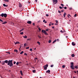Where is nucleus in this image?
Here are the masks:
<instances>
[{"instance_id": "10", "label": "nucleus", "mask_w": 78, "mask_h": 78, "mask_svg": "<svg viewBox=\"0 0 78 78\" xmlns=\"http://www.w3.org/2000/svg\"><path fill=\"white\" fill-rule=\"evenodd\" d=\"M1 64H2V65H5V62L4 61H2L1 62Z\"/></svg>"}, {"instance_id": "17", "label": "nucleus", "mask_w": 78, "mask_h": 78, "mask_svg": "<svg viewBox=\"0 0 78 78\" xmlns=\"http://www.w3.org/2000/svg\"><path fill=\"white\" fill-rule=\"evenodd\" d=\"M2 24H6V23H7V22L6 21L4 22V23H2Z\"/></svg>"}, {"instance_id": "11", "label": "nucleus", "mask_w": 78, "mask_h": 78, "mask_svg": "<svg viewBox=\"0 0 78 78\" xmlns=\"http://www.w3.org/2000/svg\"><path fill=\"white\" fill-rule=\"evenodd\" d=\"M46 31L45 30H41V32H42V33H45Z\"/></svg>"}, {"instance_id": "22", "label": "nucleus", "mask_w": 78, "mask_h": 78, "mask_svg": "<svg viewBox=\"0 0 78 78\" xmlns=\"http://www.w3.org/2000/svg\"><path fill=\"white\" fill-rule=\"evenodd\" d=\"M23 51H22L20 53V55H22V54H23Z\"/></svg>"}, {"instance_id": "2", "label": "nucleus", "mask_w": 78, "mask_h": 78, "mask_svg": "<svg viewBox=\"0 0 78 78\" xmlns=\"http://www.w3.org/2000/svg\"><path fill=\"white\" fill-rule=\"evenodd\" d=\"M0 16H2V17H7V14L6 13H2L0 15Z\"/></svg>"}, {"instance_id": "24", "label": "nucleus", "mask_w": 78, "mask_h": 78, "mask_svg": "<svg viewBox=\"0 0 78 78\" xmlns=\"http://www.w3.org/2000/svg\"><path fill=\"white\" fill-rule=\"evenodd\" d=\"M48 64H46L45 66H44V67H48Z\"/></svg>"}, {"instance_id": "35", "label": "nucleus", "mask_w": 78, "mask_h": 78, "mask_svg": "<svg viewBox=\"0 0 78 78\" xmlns=\"http://www.w3.org/2000/svg\"><path fill=\"white\" fill-rule=\"evenodd\" d=\"M37 44H38L39 45H40V42H39V41H38V42H37Z\"/></svg>"}, {"instance_id": "52", "label": "nucleus", "mask_w": 78, "mask_h": 78, "mask_svg": "<svg viewBox=\"0 0 78 78\" xmlns=\"http://www.w3.org/2000/svg\"><path fill=\"white\" fill-rule=\"evenodd\" d=\"M38 30H39V31H41V29H40L39 27L38 28Z\"/></svg>"}, {"instance_id": "47", "label": "nucleus", "mask_w": 78, "mask_h": 78, "mask_svg": "<svg viewBox=\"0 0 78 78\" xmlns=\"http://www.w3.org/2000/svg\"><path fill=\"white\" fill-rule=\"evenodd\" d=\"M18 63H19V64H22V62H18Z\"/></svg>"}, {"instance_id": "46", "label": "nucleus", "mask_w": 78, "mask_h": 78, "mask_svg": "<svg viewBox=\"0 0 78 78\" xmlns=\"http://www.w3.org/2000/svg\"><path fill=\"white\" fill-rule=\"evenodd\" d=\"M19 62H17L16 63V65H19Z\"/></svg>"}, {"instance_id": "30", "label": "nucleus", "mask_w": 78, "mask_h": 78, "mask_svg": "<svg viewBox=\"0 0 78 78\" xmlns=\"http://www.w3.org/2000/svg\"><path fill=\"white\" fill-rule=\"evenodd\" d=\"M6 53H8L9 55H10V52H6Z\"/></svg>"}, {"instance_id": "54", "label": "nucleus", "mask_w": 78, "mask_h": 78, "mask_svg": "<svg viewBox=\"0 0 78 78\" xmlns=\"http://www.w3.org/2000/svg\"><path fill=\"white\" fill-rule=\"evenodd\" d=\"M24 55H27V54H26V53H24Z\"/></svg>"}, {"instance_id": "57", "label": "nucleus", "mask_w": 78, "mask_h": 78, "mask_svg": "<svg viewBox=\"0 0 78 78\" xmlns=\"http://www.w3.org/2000/svg\"><path fill=\"white\" fill-rule=\"evenodd\" d=\"M46 31H48V29H46Z\"/></svg>"}, {"instance_id": "55", "label": "nucleus", "mask_w": 78, "mask_h": 78, "mask_svg": "<svg viewBox=\"0 0 78 78\" xmlns=\"http://www.w3.org/2000/svg\"><path fill=\"white\" fill-rule=\"evenodd\" d=\"M61 12H64V10H61Z\"/></svg>"}, {"instance_id": "37", "label": "nucleus", "mask_w": 78, "mask_h": 78, "mask_svg": "<svg viewBox=\"0 0 78 78\" xmlns=\"http://www.w3.org/2000/svg\"><path fill=\"white\" fill-rule=\"evenodd\" d=\"M23 34V32H21V33H20V34Z\"/></svg>"}, {"instance_id": "59", "label": "nucleus", "mask_w": 78, "mask_h": 78, "mask_svg": "<svg viewBox=\"0 0 78 78\" xmlns=\"http://www.w3.org/2000/svg\"><path fill=\"white\" fill-rule=\"evenodd\" d=\"M33 50H32V48H30V51H32Z\"/></svg>"}, {"instance_id": "40", "label": "nucleus", "mask_w": 78, "mask_h": 78, "mask_svg": "<svg viewBox=\"0 0 78 78\" xmlns=\"http://www.w3.org/2000/svg\"><path fill=\"white\" fill-rule=\"evenodd\" d=\"M71 65H73V62H71Z\"/></svg>"}, {"instance_id": "43", "label": "nucleus", "mask_w": 78, "mask_h": 78, "mask_svg": "<svg viewBox=\"0 0 78 78\" xmlns=\"http://www.w3.org/2000/svg\"><path fill=\"white\" fill-rule=\"evenodd\" d=\"M16 61L14 62H13L14 64H16Z\"/></svg>"}, {"instance_id": "34", "label": "nucleus", "mask_w": 78, "mask_h": 78, "mask_svg": "<svg viewBox=\"0 0 78 78\" xmlns=\"http://www.w3.org/2000/svg\"><path fill=\"white\" fill-rule=\"evenodd\" d=\"M61 6H62V7H64V4H61Z\"/></svg>"}, {"instance_id": "9", "label": "nucleus", "mask_w": 78, "mask_h": 78, "mask_svg": "<svg viewBox=\"0 0 78 78\" xmlns=\"http://www.w3.org/2000/svg\"><path fill=\"white\" fill-rule=\"evenodd\" d=\"M20 43V42L19 41H16L15 43V45H16V44H19Z\"/></svg>"}, {"instance_id": "32", "label": "nucleus", "mask_w": 78, "mask_h": 78, "mask_svg": "<svg viewBox=\"0 0 78 78\" xmlns=\"http://www.w3.org/2000/svg\"><path fill=\"white\" fill-rule=\"evenodd\" d=\"M51 40H49L48 41V42L49 43H51Z\"/></svg>"}, {"instance_id": "61", "label": "nucleus", "mask_w": 78, "mask_h": 78, "mask_svg": "<svg viewBox=\"0 0 78 78\" xmlns=\"http://www.w3.org/2000/svg\"><path fill=\"white\" fill-rule=\"evenodd\" d=\"M52 28H53V29H54V28H55V27H52Z\"/></svg>"}, {"instance_id": "48", "label": "nucleus", "mask_w": 78, "mask_h": 78, "mask_svg": "<svg viewBox=\"0 0 78 78\" xmlns=\"http://www.w3.org/2000/svg\"><path fill=\"white\" fill-rule=\"evenodd\" d=\"M69 10H72V8H69Z\"/></svg>"}, {"instance_id": "26", "label": "nucleus", "mask_w": 78, "mask_h": 78, "mask_svg": "<svg viewBox=\"0 0 78 78\" xmlns=\"http://www.w3.org/2000/svg\"><path fill=\"white\" fill-rule=\"evenodd\" d=\"M27 40V41H31V38H28Z\"/></svg>"}, {"instance_id": "1", "label": "nucleus", "mask_w": 78, "mask_h": 78, "mask_svg": "<svg viewBox=\"0 0 78 78\" xmlns=\"http://www.w3.org/2000/svg\"><path fill=\"white\" fill-rule=\"evenodd\" d=\"M5 63L7 64L8 66H9V67H12L13 66V64H12V60H9V61L8 60H6L4 61Z\"/></svg>"}, {"instance_id": "29", "label": "nucleus", "mask_w": 78, "mask_h": 78, "mask_svg": "<svg viewBox=\"0 0 78 78\" xmlns=\"http://www.w3.org/2000/svg\"><path fill=\"white\" fill-rule=\"evenodd\" d=\"M33 73H35V72H36V70H33Z\"/></svg>"}, {"instance_id": "28", "label": "nucleus", "mask_w": 78, "mask_h": 78, "mask_svg": "<svg viewBox=\"0 0 78 78\" xmlns=\"http://www.w3.org/2000/svg\"><path fill=\"white\" fill-rule=\"evenodd\" d=\"M56 42V40H55L52 43L53 44H54L55 42Z\"/></svg>"}, {"instance_id": "63", "label": "nucleus", "mask_w": 78, "mask_h": 78, "mask_svg": "<svg viewBox=\"0 0 78 78\" xmlns=\"http://www.w3.org/2000/svg\"><path fill=\"white\" fill-rule=\"evenodd\" d=\"M51 25H54V23H52L51 24Z\"/></svg>"}, {"instance_id": "60", "label": "nucleus", "mask_w": 78, "mask_h": 78, "mask_svg": "<svg viewBox=\"0 0 78 78\" xmlns=\"http://www.w3.org/2000/svg\"><path fill=\"white\" fill-rule=\"evenodd\" d=\"M33 25L34 26V25H35V23H33Z\"/></svg>"}, {"instance_id": "38", "label": "nucleus", "mask_w": 78, "mask_h": 78, "mask_svg": "<svg viewBox=\"0 0 78 78\" xmlns=\"http://www.w3.org/2000/svg\"><path fill=\"white\" fill-rule=\"evenodd\" d=\"M26 45H27V44L25 43V44H24V47L26 46Z\"/></svg>"}, {"instance_id": "12", "label": "nucleus", "mask_w": 78, "mask_h": 78, "mask_svg": "<svg viewBox=\"0 0 78 78\" xmlns=\"http://www.w3.org/2000/svg\"><path fill=\"white\" fill-rule=\"evenodd\" d=\"M74 68H75V69H78V66H74Z\"/></svg>"}, {"instance_id": "31", "label": "nucleus", "mask_w": 78, "mask_h": 78, "mask_svg": "<svg viewBox=\"0 0 78 78\" xmlns=\"http://www.w3.org/2000/svg\"><path fill=\"white\" fill-rule=\"evenodd\" d=\"M38 37H39V39H41L42 37H41L39 36V35L38 36Z\"/></svg>"}, {"instance_id": "13", "label": "nucleus", "mask_w": 78, "mask_h": 78, "mask_svg": "<svg viewBox=\"0 0 78 78\" xmlns=\"http://www.w3.org/2000/svg\"><path fill=\"white\" fill-rule=\"evenodd\" d=\"M14 52H16V53H17V52H18V50H17V49H15L14 50Z\"/></svg>"}, {"instance_id": "44", "label": "nucleus", "mask_w": 78, "mask_h": 78, "mask_svg": "<svg viewBox=\"0 0 78 78\" xmlns=\"http://www.w3.org/2000/svg\"><path fill=\"white\" fill-rule=\"evenodd\" d=\"M77 14H75V15L74 16V17H76Z\"/></svg>"}, {"instance_id": "14", "label": "nucleus", "mask_w": 78, "mask_h": 78, "mask_svg": "<svg viewBox=\"0 0 78 78\" xmlns=\"http://www.w3.org/2000/svg\"><path fill=\"white\" fill-rule=\"evenodd\" d=\"M23 37L25 39H27V35H25V36H23Z\"/></svg>"}, {"instance_id": "8", "label": "nucleus", "mask_w": 78, "mask_h": 78, "mask_svg": "<svg viewBox=\"0 0 78 78\" xmlns=\"http://www.w3.org/2000/svg\"><path fill=\"white\" fill-rule=\"evenodd\" d=\"M72 45L73 46H75V45H76V44L74 42H72Z\"/></svg>"}, {"instance_id": "53", "label": "nucleus", "mask_w": 78, "mask_h": 78, "mask_svg": "<svg viewBox=\"0 0 78 78\" xmlns=\"http://www.w3.org/2000/svg\"><path fill=\"white\" fill-rule=\"evenodd\" d=\"M46 16H47V17H48V14H46Z\"/></svg>"}, {"instance_id": "21", "label": "nucleus", "mask_w": 78, "mask_h": 78, "mask_svg": "<svg viewBox=\"0 0 78 78\" xmlns=\"http://www.w3.org/2000/svg\"><path fill=\"white\" fill-rule=\"evenodd\" d=\"M59 8H60L61 9H62V8H64V7H62L61 6H60L59 7Z\"/></svg>"}, {"instance_id": "56", "label": "nucleus", "mask_w": 78, "mask_h": 78, "mask_svg": "<svg viewBox=\"0 0 78 78\" xmlns=\"http://www.w3.org/2000/svg\"><path fill=\"white\" fill-rule=\"evenodd\" d=\"M43 22H45V20H44L43 21Z\"/></svg>"}, {"instance_id": "23", "label": "nucleus", "mask_w": 78, "mask_h": 78, "mask_svg": "<svg viewBox=\"0 0 78 78\" xmlns=\"http://www.w3.org/2000/svg\"><path fill=\"white\" fill-rule=\"evenodd\" d=\"M23 29L21 30H20V33H21V32L22 31H23Z\"/></svg>"}, {"instance_id": "50", "label": "nucleus", "mask_w": 78, "mask_h": 78, "mask_svg": "<svg viewBox=\"0 0 78 78\" xmlns=\"http://www.w3.org/2000/svg\"><path fill=\"white\" fill-rule=\"evenodd\" d=\"M29 47H26V48L27 49H29Z\"/></svg>"}, {"instance_id": "20", "label": "nucleus", "mask_w": 78, "mask_h": 78, "mask_svg": "<svg viewBox=\"0 0 78 78\" xmlns=\"http://www.w3.org/2000/svg\"><path fill=\"white\" fill-rule=\"evenodd\" d=\"M44 70H46L47 69V67H44Z\"/></svg>"}, {"instance_id": "27", "label": "nucleus", "mask_w": 78, "mask_h": 78, "mask_svg": "<svg viewBox=\"0 0 78 78\" xmlns=\"http://www.w3.org/2000/svg\"><path fill=\"white\" fill-rule=\"evenodd\" d=\"M71 56H72V57H74V56H75V55L73 54Z\"/></svg>"}, {"instance_id": "15", "label": "nucleus", "mask_w": 78, "mask_h": 78, "mask_svg": "<svg viewBox=\"0 0 78 78\" xmlns=\"http://www.w3.org/2000/svg\"><path fill=\"white\" fill-rule=\"evenodd\" d=\"M50 70H48V71H46V73H50Z\"/></svg>"}, {"instance_id": "64", "label": "nucleus", "mask_w": 78, "mask_h": 78, "mask_svg": "<svg viewBox=\"0 0 78 78\" xmlns=\"http://www.w3.org/2000/svg\"><path fill=\"white\" fill-rule=\"evenodd\" d=\"M77 73H78V71H77Z\"/></svg>"}, {"instance_id": "7", "label": "nucleus", "mask_w": 78, "mask_h": 78, "mask_svg": "<svg viewBox=\"0 0 78 78\" xmlns=\"http://www.w3.org/2000/svg\"><path fill=\"white\" fill-rule=\"evenodd\" d=\"M3 6L5 7H8V5H6V4H3Z\"/></svg>"}, {"instance_id": "41", "label": "nucleus", "mask_w": 78, "mask_h": 78, "mask_svg": "<svg viewBox=\"0 0 78 78\" xmlns=\"http://www.w3.org/2000/svg\"><path fill=\"white\" fill-rule=\"evenodd\" d=\"M60 32H61V33H64V32H63V31H62V30H61L60 31Z\"/></svg>"}, {"instance_id": "36", "label": "nucleus", "mask_w": 78, "mask_h": 78, "mask_svg": "<svg viewBox=\"0 0 78 78\" xmlns=\"http://www.w3.org/2000/svg\"><path fill=\"white\" fill-rule=\"evenodd\" d=\"M55 22H56V23H58V20H56L55 21Z\"/></svg>"}, {"instance_id": "6", "label": "nucleus", "mask_w": 78, "mask_h": 78, "mask_svg": "<svg viewBox=\"0 0 78 78\" xmlns=\"http://www.w3.org/2000/svg\"><path fill=\"white\" fill-rule=\"evenodd\" d=\"M19 6L20 8H21V7H22V4H20V3H19Z\"/></svg>"}, {"instance_id": "45", "label": "nucleus", "mask_w": 78, "mask_h": 78, "mask_svg": "<svg viewBox=\"0 0 78 78\" xmlns=\"http://www.w3.org/2000/svg\"><path fill=\"white\" fill-rule=\"evenodd\" d=\"M51 67H53V65H51Z\"/></svg>"}, {"instance_id": "39", "label": "nucleus", "mask_w": 78, "mask_h": 78, "mask_svg": "<svg viewBox=\"0 0 78 78\" xmlns=\"http://www.w3.org/2000/svg\"><path fill=\"white\" fill-rule=\"evenodd\" d=\"M0 22H3V21L2 20H1V19H0Z\"/></svg>"}, {"instance_id": "42", "label": "nucleus", "mask_w": 78, "mask_h": 78, "mask_svg": "<svg viewBox=\"0 0 78 78\" xmlns=\"http://www.w3.org/2000/svg\"><path fill=\"white\" fill-rule=\"evenodd\" d=\"M58 42H59V40L58 39H57L56 40Z\"/></svg>"}, {"instance_id": "51", "label": "nucleus", "mask_w": 78, "mask_h": 78, "mask_svg": "<svg viewBox=\"0 0 78 78\" xmlns=\"http://www.w3.org/2000/svg\"><path fill=\"white\" fill-rule=\"evenodd\" d=\"M64 8L65 9H67V7H64Z\"/></svg>"}, {"instance_id": "19", "label": "nucleus", "mask_w": 78, "mask_h": 78, "mask_svg": "<svg viewBox=\"0 0 78 78\" xmlns=\"http://www.w3.org/2000/svg\"><path fill=\"white\" fill-rule=\"evenodd\" d=\"M66 14H67L66 13H64V14L63 15V16L64 17H66Z\"/></svg>"}, {"instance_id": "25", "label": "nucleus", "mask_w": 78, "mask_h": 78, "mask_svg": "<svg viewBox=\"0 0 78 78\" xmlns=\"http://www.w3.org/2000/svg\"><path fill=\"white\" fill-rule=\"evenodd\" d=\"M4 1H5V2H9V1L8 0H3Z\"/></svg>"}, {"instance_id": "62", "label": "nucleus", "mask_w": 78, "mask_h": 78, "mask_svg": "<svg viewBox=\"0 0 78 78\" xmlns=\"http://www.w3.org/2000/svg\"><path fill=\"white\" fill-rule=\"evenodd\" d=\"M35 60H36V59H37V58H35Z\"/></svg>"}, {"instance_id": "33", "label": "nucleus", "mask_w": 78, "mask_h": 78, "mask_svg": "<svg viewBox=\"0 0 78 78\" xmlns=\"http://www.w3.org/2000/svg\"><path fill=\"white\" fill-rule=\"evenodd\" d=\"M65 67L66 66H65V65H63V66H62V68H65Z\"/></svg>"}, {"instance_id": "5", "label": "nucleus", "mask_w": 78, "mask_h": 78, "mask_svg": "<svg viewBox=\"0 0 78 78\" xmlns=\"http://www.w3.org/2000/svg\"><path fill=\"white\" fill-rule=\"evenodd\" d=\"M27 23L28 24H31V22L30 21H28Z\"/></svg>"}, {"instance_id": "4", "label": "nucleus", "mask_w": 78, "mask_h": 78, "mask_svg": "<svg viewBox=\"0 0 78 78\" xmlns=\"http://www.w3.org/2000/svg\"><path fill=\"white\" fill-rule=\"evenodd\" d=\"M70 67L72 69V70H73L74 69V68L73 67V65H72L71 66H70Z\"/></svg>"}, {"instance_id": "58", "label": "nucleus", "mask_w": 78, "mask_h": 78, "mask_svg": "<svg viewBox=\"0 0 78 78\" xmlns=\"http://www.w3.org/2000/svg\"><path fill=\"white\" fill-rule=\"evenodd\" d=\"M45 34H46L47 33V32H46V31H45V33H44Z\"/></svg>"}, {"instance_id": "49", "label": "nucleus", "mask_w": 78, "mask_h": 78, "mask_svg": "<svg viewBox=\"0 0 78 78\" xmlns=\"http://www.w3.org/2000/svg\"><path fill=\"white\" fill-rule=\"evenodd\" d=\"M58 12L59 13H61V12L59 10H58Z\"/></svg>"}, {"instance_id": "16", "label": "nucleus", "mask_w": 78, "mask_h": 78, "mask_svg": "<svg viewBox=\"0 0 78 78\" xmlns=\"http://www.w3.org/2000/svg\"><path fill=\"white\" fill-rule=\"evenodd\" d=\"M20 74L21 75L23 76V73H22V71L20 70Z\"/></svg>"}, {"instance_id": "3", "label": "nucleus", "mask_w": 78, "mask_h": 78, "mask_svg": "<svg viewBox=\"0 0 78 78\" xmlns=\"http://www.w3.org/2000/svg\"><path fill=\"white\" fill-rule=\"evenodd\" d=\"M54 4H56L58 2V0H52Z\"/></svg>"}, {"instance_id": "18", "label": "nucleus", "mask_w": 78, "mask_h": 78, "mask_svg": "<svg viewBox=\"0 0 78 78\" xmlns=\"http://www.w3.org/2000/svg\"><path fill=\"white\" fill-rule=\"evenodd\" d=\"M68 18H70V15L68 14Z\"/></svg>"}]
</instances>
